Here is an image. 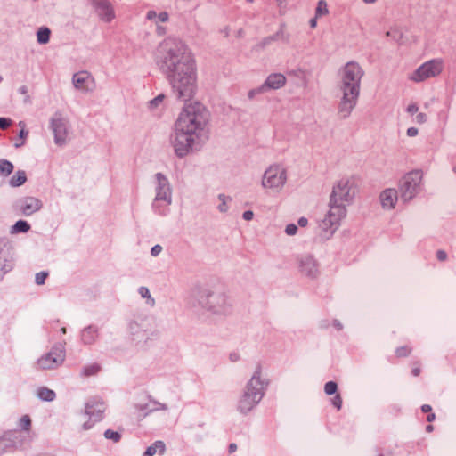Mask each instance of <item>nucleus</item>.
<instances>
[{"instance_id": "864d4df0", "label": "nucleus", "mask_w": 456, "mask_h": 456, "mask_svg": "<svg viewBox=\"0 0 456 456\" xmlns=\"http://www.w3.org/2000/svg\"><path fill=\"white\" fill-rule=\"evenodd\" d=\"M307 219L305 218V217H301L299 220H298V224L301 226V227H305L307 225Z\"/></svg>"}, {"instance_id": "9b49d317", "label": "nucleus", "mask_w": 456, "mask_h": 456, "mask_svg": "<svg viewBox=\"0 0 456 456\" xmlns=\"http://www.w3.org/2000/svg\"><path fill=\"white\" fill-rule=\"evenodd\" d=\"M199 137L196 135L185 132L183 133L181 131H177V129L175 128V138L173 140V147L175 154L179 157H183L187 155L191 150L193 143Z\"/></svg>"}, {"instance_id": "f3484780", "label": "nucleus", "mask_w": 456, "mask_h": 456, "mask_svg": "<svg viewBox=\"0 0 456 456\" xmlns=\"http://www.w3.org/2000/svg\"><path fill=\"white\" fill-rule=\"evenodd\" d=\"M300 272L306 276L314 277L318 273L315 260L310 256H303L300 259Z\"/></svg>"}, {"instance_id": "b1692460", "label": "nucleus", "mask_w": 456, "mask_h": 456, "mask_svg": "<svg viewBox=\"0 0 456 456\" xmlns=\"http://www.w3.org/2000/svg\"><path fill=\"white\" fill-rule=\"evenodd\" d=\"M101 370V366L98 363H92L83 368L81 374L83 377L89 378L96 375Z\"/></svg>"}, {"instance_id": "bf43d9fd", "label": "nucleus", "mask_w": 456, "mask_h": 456, "mask_svg": "<svg viewBox=\"0 0 456 456\" xmlns=\"http://www.w3.org/2000/svg\"><path fill=\"white\" fill-rule=\"evenodd\" d=\"M317 19L316 16L310 20V26L312 28H314L317 26Z\"/></svg>"}, {"instance_id": "052dcab7", "label": "nucleus", "mask_w": 456, "mask_h": 456, "mask_svg": "<svg viewBox=\"0 0 456 456\" xmlns=\"http://www.w3.org/2000/svg\"><path fill=\"white\" fill-rule=\"evenodd\" d=\"M237 450V445L235 444H231L229 445V452L232 453V452H234L235 451Z\"/></svg>"}, {"instance_id": "3c124183", "label": "nucleus", "mask_w": 456, "mask_h": 456, "mask_svg": "<svg viewBox=\"0 0 456 456\" xmlns=\"http://www.w3.org/2000/svg\"><path fill=\"white\" fill-rule=\"evenodd\" d=\"M253 216H254V214L252 211H246L243 214V218L247 221H249L253 218Z\"/></svg>"}, {"instance_id": "e433bc0d", "label": "nucleus", "mask_w": 456, "mask_h": 456, "mask_svg": "<svg viewBox=\"0 0 456 456\" xmlns=\"http://www.w3.org/2000/svg\"><path fill=\"white\" fill-rule=\"evenodd\" d=\"M297 225L293 224H290L289 225H287L286 227V233L288 235H295L297 233Z\"/></svg>"}, {"instance_id": "6e6552de", "label": "nucleus", "mask_w": 456, "mask_h": 456, "mask_svg": "<svg viewBox=\"0 0 456 456\" xmlns=\"http://www.w3.org/2000/svg\"><path fill=\"white\" fill-rule=\"evenodd\" d=\"M444 69V62L440 59L428 61L419 66L409 77L410 80L421 82L426 79L438 76Z\"/></svg>"}, {"instance_id": "20e7f679", "label": "nucleus", "mask_w": 456, "mask_h": 456, "mask_svg": "<svg viewBox=\"0 0 456 456\" xmlns=\"http://www.w3.org/2000/svg\"><path fill=\"white\" fill-rule=\"evenodd\" d=\"M263 389L264 387L260 378V371L256 370L248 383L245 392L239 401V411L242 413L251 411L261 400L263 396Z\"/></svg>"}, {"instance_id": "774afa93", "label": "nucleus", "mask_w": 456, "mask_h": 456, "mask_svg": "<svg viewBox=\"0 0 456 456\" xmlns=\"http://www.w3.org/2000/svg\"><path fill=\"white\" fill-rule=\"evenodd\" d=\"M101 419V415H98L95 420H99Z\"/></svg>"}, {"instance_id": "13d9d810", "label": "nucleus", "mask_w": 456, "mask_h": 456, "mask_svg": "<svg viewBox=\"0 0 456 456\" xmlns=\"http://www.w3.org/2000/svg\"><path fill=\"white\" fill-rule=\"evenodd\" d=\"M421 409H422V411H424V412H429V411H431V410H432L431 406H430V405H428V404H424V405L421 407Z\"/></svg>"}, {"instance_id": "ea45409f", "label": "nucleus", "mask_w": 456, "mask_h": 456, "mask_svg": "<svg viewBox=\"0 0 456 456\" xmlns=\"http://www.w3.org/2000/svg\"><path fill=\"white\" fill-rule=\"evenodd\" d=\"M164 99V95L163 94H159V96H157L156 98H154L152 101L150 102V106L151 107H156L158 106V104L159 102H161Z\"/></svg>"}, {"instance_id": "72a5a7b5", "label": "nucleus", "mask_w": 456, "mask_h": 456, "mask_svg": "<svg viewBox=\"0 0 456 456\" xmlns=\"http://www.w3.org/2000/svg\"><path fill=\"white\" fill-rule=\"evenodd\" d=\"M20 428H22L24 430H29L30 428V426H31V419H30V417L28 415H24L20 418Z\"/></svg>"}, {"instance_id": "a211bd4d", "label": "nucleus", "mask_w": 456, "mask_h": 456, "mask_svg": "<svg viewBox=\"0 0 456 456\" xmlns=\"http://www.w3.org/2000/svg\"><path fill=\"white\" fill-rule=\"evenodd\" d=\"M94 5L98 9L102 20L110 22L114 18V12L106 0H94Z\"/></svg>"}, {"instance_id": "6ab92c4d", "label": "nucleus", "mask_w": 456, "mask_h": 456, "mask_svg": "<svg viewBox=\"0 0 456 456\" xmlns=\"http://www.w3.org/2000/svg\"><path fill=\"white\" fill-rule=\"evenodd\" d=\"M157 178L159 183V189L156 195V200H164L170 203V191L167 187V179L161 174H157Z\"/></svg>"}, {"instance_id": "4468645a", "label": "nucleus", "mask_w": 456, "mask_h": 456, "mask_svg": "<svg viewBox=\"0 0 456 456\" xmlns=\"http://www.w3.org/2000/svg\"><path fill=\"white\" fill-rule=\"evenodd\" d=\"M286 84V77L281 73H274L268 76L265 82L257 88L258 92H265L267 89H280Z\"/></svg>"}, {"instance_id": "5701e85b", "label": "nucleus", "mask_w": 456, "mask_h": 456, "mask_svg": "<svg viewBox=\"0 0 456 456\" xmlns=\"http://www.w3.org/2000/svg\"><path fill=\"white\" fill-rule=\"evenodd\" d=\"M27 181V175L25 171L19 170L15 173V175L11 178L10 184L12 187H18L25 183Z\"/></svg>"}, {"instance_id": "0e129e2a", "label": "nucleus", "mask_w": 456, "mask_h": 456, "mask_svg": "<svg viewBox=\"0 0 456 456\" xmlns=\"http://www.w3.org/2000/svg\"><path fill=\"white\" fill-rule=\"evenodd\" d=\"M364 3L366 4H373L375 3L377 0H362Z\"/></svg>"}, {"instance_id": "f03ea898", "label": "nucleus", "mask_w": 456, "mask_h": 456, "mask_svg": "<svg viewBox=\"0 0 456 456\" xmlns=\"http://www.w3.org/2000/svg\"><path fill=\"white\" fill-rule=\"evenodd\" d=\"M363 75V69L354 61L347 62L341 69L340 90L343 95L338 107V113L341 117H348L355 107Z\"/></svg>"}, {"instance_id": "603ef678", "label": "nucleus", "mask_w": 456, "mask_h": 456, "mask_svg": "<svg viewBox=\"0 0 456 456\" xmlns=\"http://www.w3.org/2000/svg\"><path fill=\"white\" fill-rule=\"evenodd\" d=\"M95 406L99 412H102L105 410L104 404L102 402H95Z\"/></svg>"}, {"instance_id": "aec40b11", "label": "nucleus", "mask_w": 456, "mask_h": 456, "mask_svg": "<svg viewBox=\"0 0 456 456\" xmlns=\"http://www.w3.org/2000/svg\"><path fill=\"white\" fill-rule=\"evenodd\" d=\"M9 257V248L5 243L0 241V273H4L12 268V266L7 264Z\"/></svg>"}, {"instance_id": "e2e57ef3", "label": "nucleus", "mask_w": 456, "mask_h": 456, "mask_svg": "<svg viewBox=\"0 0 456 456\" xmlns=\"http://www.w3.org/2000/svg\"><path fill=\"white\" fill-rule=\"evenodd\" d=\"M434 429V427L432 425H428L426 428L427 432L430 433Z\"/></svg>"}, {"instance_id": "f704fd0d", "label": "nucleus", "mask_w": 456, "mask_h": 456, "mask_svg": "<svg viewBox=\"0 0 456 456\" xmlns=\"http://www.w3.org/2000/svg\"><path fill=\"white\" fill-rule=\"evenodd\" d=\"M48 276V273L46 272H40L36 274L35 281L37 285H43L45 281V279Z\"/></svg>"}, {"instance_id": "c9c22d12", "label": "nucleus", "mask_w": 456, "mask_h": 456, "mask_svg": "<svg viewBox=\"0 0 456 456\" xmlns=\"http://www.w3.org/2000/svg\"><path fill=\"white\" fill-rule=\"evenodd\" d=\"M332 404L338 409L340 410L342 406V397L340 395H336L332 399Z\"/></svg>"}, {"instance_id": "412c9836", "label": "nucleus", "mask_w": 456, "mask_h": 456, "mask_svg": "<svg viewBox=\"0 0 456 456\" xmlns=\"http://www.w3.org/2000/svg\"><path fill=\"white\" fill-rule=\"evenodd\" d=\"M98 337V330L95 327L89 326L82 332V340L85 344H92Z\"/></svg>"}, {"instance_id": "37998d69", "label": "nucleus", "mask_w": 456, "mask_h": 456, "mask_svg": "<svg viewBox=\"0 0 456 456\" xmlns=\"http://www.w3.org/2000/svg\"><path fill=\"white\" fill-rule=\"evenodd\" d=\"M139 293L141 294V296L142 297H148V298L151 297L150 291H149V289L146 287H141L139 289Z\"/></svg>"}, {"instance_id": "5fc2aeb1", "label": "nucleus", "mask_w": 456, "mask_h": 456, "mask_svg": "<svg viewBox=\"0 0 456 456\" xmlns=\"http://www.w3.org/2000/svg\"><path fill=\"white\" fill-rule=\"evenodd\" d=\"M156 17H158V15H157V13H156L155 12H153V11H150V12H148V13H147V18H148L149 20H152V19H154V18H156Z\"/></svg>"}, {"instance_id": "79ce46f5", "label": "nucleus", "mask_w": 456, "mask_h": 456, "mask_svg": "<svg viewBox=\"0 0 456 456\" xmlns=\"http://www.w3.org/2000/svg\"><path fill=\"white\" fill-rule=\"evenodd\" d=\"M427 120V115L425 113H419L416 117V122L418 124H423Z\"/></svg>"}, {"instance_id": "6e6d98bb", "label": "nucleus", "mask_w": 456, "mask_h": 456, "mask_svg": "<svg viewBox=\"0 0 456 456\" xmlns=\"http://www.w3.org/2000/svg\"><path fill=\"white\" fill-rule=\"evenodd\" d=\"M261 92H258L257 89H253L248 92V98L252 99L256 94H260Z\"/></svg>"}, {"instance_id": "4be33fe9", "label": "nucleus", "mask_w": 456, "mask_h": 456, "mask_svg": "<svg viewBox=\"0 0 456 456\" xmlns=\"http://www.w3.org/2000/svg\"><path fill=\"white\" fill-rule=\"evenodd\" d=\"M165 450V444L162 441H156L153 444L147 448L143 456H154L157 452L163 454Z\"/></svg>"}, {"instance_id": "dca6fc26", "label": "nucleus", "mask_w": 456, "mask_h": 456, "mask_svg": "<svg viewBox=\"0 0 456 456\" xmlns=\"http://www.w3.org/2000/svg\"><path fill=\"white\" fill-rule=\"evenodd\" d=\"M379 200L383 208L393 209L398 200L397 191L395 189H386L380 193Z\"/></svg>"}, {"instance_id": "423d86ee", "label": "nucleus", "mask_w": 456, "mask_h": 456, "mask_svg": "<svg viewBox=\"0 0 456 456\" xmlns=\"http://www.w3.org/2000/svg\"><path fill=\"white\" fill-rule=\"evenodd\" d=\"M66 357L64 344L54 346L50 352L43 354L37 361V368L39 370H53L61 366Z\"/></svg>"}, {"instance_id": "69168bd1", "label": "nucleus", "mask_w": 456, "mask_h": 456, "mask_svg": "<svg viewBox=\"0 0 456 456\" xmlns=\"http://www.w3.org/2000/svg\"><path fill=\"white\" fill-rule=\"evenodd\" d=\"M61 331L62 332V334H65L66 333V328L65 327H62L61 329Z\"/></svg>"}, {"instance_id": "bb28decb", "label": "nucleus", "mask_w": 456, "mask_h": 456, "mask_svg": "<svg viewBox=\"0 0 456 456\" xmlns=\"http://www.w3.org/2000/svg\"><path fill=\"white\" fill-rule=\"evenodd\" d=\"M50 34H51V31L49 28H41L38 31H37V41L40 43V44H46L49 39H50Z\"/></svg>"}, {"instance_id": "8fccbe9b", "label": "nucleus", "mask_w": 456, "mask_h": 456, "mask_svg": "<svg viewBox=\"0 0 456 456\" xmlns=\"http://www.w3.org/2000/svg\"><path fill=\"white\" fill-rule=\"evenodd\" d=\"M407 134L411 137L415 136L418 134V129L415 127H410L407 130Z\"/></svg>"}, {"instance_id": "2f4dec72", "label": "nucleus", "mask_w": 456, "mask_h": 456, "mask_svg": "<svg viewBox=\"0 0 456 456\" xmlns=\"http://www.w3.org/2000/svg\"><path fill=\"white\" fill-rule=\"evenodd\" d=\"M104 436L107 438V439H110V440H113L114 442H118L121 438V436L118 432L117 431H113L111 429H108L105 431L104 433Z\"/></svg>"}, {"instance_id": "9d476101", "label": "nucleus", "mask_w": 456, "mask_h": 456, "mask_svg": "<svg viewBox=\"0 0 456 456\" xmlns=\"http://www.w3.org/2000/svg\"><path fill=\"white\" fill-rule=\"evenodd\" d=\"M346 216V208L345 205L330 201V210L323 218L322 226L325 230H330L331 232H334Z\"/></svg>"}, {"instance_id": "c85d7f7f", "label": "nucleus", "mask_w": 456, "mask_h": 456, "mask_svg": "<svg viewBox=\"0 0 456 456\" xmlns=\"http://www.w3.org/2000/svg\"><path fill=\"white\" fill-rule=\"evenodd\" d=\"M30 229V225L23 220H19L12 227L13 232H27Z\"/></svg>"}, {"instance_id": "49530a36", "label": "nucleus", "mask_w": 456, "mask_h": 456, "mask_svg": "<svg viewBox=\"0 0 456 456\" xmlns=\"http://www.w3.org/2000/svg\"><path fill=\"white\" fill-rule=\"evenodd\" d=\"M158 19H159L161 22H166V21L168 20V14H167V12H160V13L158 15Z\"/></svg>"}, {"instance_id": "680f3d73", "label": "nucleus", "mask_w": 456, "mask_h": 456, "mask_svg": "<svg viewBox=\"0 0 456 456\" xmlns=\"http://www.w3.org/2000/svg\"><path fill=\"white\" fill-rule=\"evenodd\" d=\"M436 419V415L434 413H430L428 417H427V420L428 422H432L434 419Z\"/></svg>"}, {"instance_id": "09e8293b", "label": "nucleus", "mask_w": 456, "mask_h": 456, "mask_svg": "<svg viewBox=\"0 0 456 456\" xmlns=\"http://www.w3.org/2000/svg\"><path fill=\"white\" fill-rule=\"evenodd\" d=\"M94 404H91V403H87L86 404V412L87 415L89 416H93L94 415Z\"/></svg>"}, {"instance_id": "c03bdc74", "label": "nucleus", "mask_w": 456, "mask_h": 456, "mask_svg": "<svg viewBox=\"0 0 456 456\" xmlns=\"http://www.w3.org/2000/svg\"><path fill=\"white\" fill-rule=\"evenodd\" d=\"M436 257L439 261H444L447 258V255L444 250H438L436 252Z\"/></svg>"}, {"instance_id": "58836bf2", "label": "nucleus", "mask_w": 456, "mask_h": 456, "mask_svg": "<svg viewBox=\"0 0 456 456\" xmlns=\"http://www.w3.org/2000/svg\"><path fill=\"white\" fill-rule=\"evenodd\" d=\"M407 112L410 114V115H414L415 113L418 112L419 110V108L418 106L415 104V103H411L408 105L407 107Z\"/></svg>"}, {"instance_id": "1a4fd4ad", "label": "nucleus", "mask_w": 456, "mask_h": 456, "mask_svg": "<svg viewBox=\"0 0 456 456\" xmlns=\"http://www.w3.org/2000/svg\"><path fill=\"white\" fill-rule=\"evenodd\" d=\"M287 180L286 170L280 165L270 166L265 172L262 185L267 189L278 190Z\"/></svg>"}, {"instance_id": "ddd939ff", "label": "nucleus", "mask_w": 456, "mask_h": 456, "mask_svg": "<svg viewBox=\"0 0 456 456\" xmlns=\"http://www.w3.org/2000/svg\"><path fill=\"white\" fill-rule=\"evenodd\" d=\"M52 127L55 137V142L62 145L66 142V122L61 115H56L52 120Z\"/></svg>"}, {"instance_id": "a19ab883", "label": "nucleus", "mask_w": 456, "mask_h": 456, "mask_svg": "<svg viewBox=\"0 0 456 456\" xmlns=\"http://www.w3.org/2000/svg\"><path fill=\"white\" fill-rule=\"evenodd\" d=\"M219 200H221V204L218 207L219 210L222 211V212L226 211L227 207H226V202H225L224 195H219Z\"/></svg>"}, {"instance_id": "a18cd8bd", "label": "nucleus", "mask_w": 456, "mask_h": 456, "mask_svg": "<svg viewBox=\"0 0 456 456\" xmlns=\"http://www.w3.org/2000/svg\"><path fill=\"white\" fill-rule=\"evenodd\" d=\"M162 250V248L161 246L159 245H156L154 246L152 248H151V255L153 256H157Z\"/></svg>"}, {"instance_id": "0eeeda50", "label": "nucleus", "mask_w": 456, "mask_h": 456, "mask_svg": "<svg viewBox=\"0 0 456 456\" xmlns=\"http://www.w3.org/2000/svg\"><path fill=\"white\" fill-rule=\"evenodd\" d=\"M354 196V182L349 178H342L334 185L330 200L346 206L353 200Z\"/></svg>"}, {"instance_id": "f257e3e1", "label": "nucleus", "mask_w": 456, "mask_h": 456, "mask_svg": "<svg viewBox=\"0 0 456 456\" xmlns=\"http://www.w3.org/2000/svg\"><path fill=\"white\" fill-rule=\"evenodd\" d=\"M158 59L177 98H191L196 89L197 66L193 54L185 45L175 38L165 39L159 45Z\"/></svg>"}, {"instance_id": "473e14b6", "label": "nucleus", "mask_w": 456, "mask_h": 456, "mask_svg": "<svg viewBox=\"0 0 456 456\" xmlns=\"http://www.w3.org/2000/svg\"><path fill=\"white\" fill-rule=\"evenodd\" d=\"M338 386L333 381H329L324 386V391L327 395H330L337 392Z\"/></svg>"}, {"instance_id": "2eb2a0df", "label": "nucleus", "mask_w": 456, "mask_h": 456, "mask_svg": "<svg viewBox=\"0 0 456 456\" xmlns=\"http://www.w3.org/2000/svg\"><path fill=\"white\" fill-rule=\"evenodd\" d=\"M41 207V201L34 197H27L20 202V210L25 216L32 215L38 211Z\"/></svg>"}, {"instance_id": "cd10ccee", "label": "nucleus", "mask_w": 456, "mask_h": 456, "mask_svg": "<svg viewBox=\"0 0 456 456\" xmlns=\"http://www.w3.org/2000/svg\"><path fill=\"white\" fill-rule=\"evenodd\" d=\"M328 13L329 10L327 3L324 0H320L315 10L316 18L327 15Z\"/></svg>"}, {"instance_id": "393cba45", "label": "nucleus", "mask_w": 456, "mask_h": 456, "mask_svg": "<svg viewBox=\"0 0 456 456\" xmlns=\"http://www.w3.org/2000/svg\"><path fill=\"white\" fill-rule=\"evenodd\" d=\"M37 396L44 401L51 402L55 398V393L47 387H40L37 390Z\"/></svg>"}, {"instance_id": "c756f323", "label": "nucleus", "mask_w": 456, "mask_h": 456, "mask_svg": "<svg viewBox=\"0 0 456 456\" xmlns=\"http://www.w3.org/2000/svg\"><path fill=\"white\" fill-rule=\"evenodd\" d=\"M19 126L20 127V142L15 143L16 147L22 146L25 142V139H26L27 135L28 134V132L26 130V124L23 121L19 122Z\"/></svg>"}, {"instance_id": "a878e982", "label": "nucleus", "mask_w": 456, "mask_h": 456, "mask_svg": "<svg viewBox=\"0 0 456 456\" xmlns=\"http://www.w3.org/2000/svg\"><path fill=\"white\" fill-rule=\"evenodd\" d=\"M13 171V165L6 160V159H1L0 160V175H9Z\"/></svg>"}, {"instance_id": "39448f33", "label": "nucleus", "mask_w": 456, "mask_h": 456, "mask_svg": "<svg viewBox=\"0 0 456 456\" xmlns=\"http://www.w3.org/2000/svg\"><path fill=\"white\" fill-rule=\"evenodd\" d=\"M422 173L411 171L406 174L400 181L399 190L401 199L407 202L412 200L419 192L422 183Z\"/></svg>"}, {"instance_id": "338daca9", "label": "nucleus", "mask_w": 456, "mask_h": 456, "mask_svg": "<svg viewBox=\"0 0 456 456\" xmlns=\"http://www.w3.org/2000/svg\"><path fill=\"white\" fill-rule=\"evenodd\" d=\"M90 428H91V426H87L86 424H85V429H88Z\"/></svg>"}, {"instance_id": "f8f14e48", "label": "nucleus", "mask_w": 456, "mask_h": 456, "mask_svg": "<svg viewBox=\"0 0 456 456\" xmlns=\"http://www.w3.org/2000/svg\"><path fill=\"white\" fill-rule=\"evenodd\" d=\"M73 84L77 89L91 91L95 87L94 77L86 71H80L73 76Z\"/></svg>"}, {"instance_id": "4d7b16f0", "label": "nucleus", "mask_w": 456, "mask_h": 456, "mask_svg": "<svg viewBox=\"0 0 456 456\" xmlns=\"http://www.w3.org/2000/svg\"><path fill=\"white\" fill-rule=\"evenodd\" d=\"M5 444H6L5 440L0 439V454L4 451Z\"/></svg>"}, {"instance_id": "4c0bfd02", "label": "nucleus", "mask_w": 456, "mask_h": 456, "mask_svg": "<svg viewBox=\"0 0 456 456\" xmlns=\"http://www.w3.org/2000/svg\"><path fill=\"white\" fill-rule=\"evenodd\" d=\"M12 124L11 119L5 118H0V129H6Z\"/></svg>"}, {"instance_id": "de8ad7c7", "label": "nucleus", "mask_w": 456, "mask_h": 456, "mask_svg": "<svg viewBox=\"0 0 456 456\" xmlns=\"http://www.w3.org/2000/svg\"><path fill=\"white\" fill-rule=\"evenodd\" d=\"M421 372V369H420V366L419 364L415 365L412 369H411V373L413 376L415 377H418L419 376Z\"/></svg>"}, {"instance_id": "7c9ffc66", "label": "nucleus", "mask_w": 456, "mask_h": 456, "mask_svg": "<svg viewBox=\"0 0 456 456\" xmlns=\"http://www.w3.org/2000/svg\"><path fill=\"white\" fill-rule=\"evenodd\" d=\"M412 352V349L409 346H399L395 349V354L399 358L407 357Z\"/></svg>"}, {"instance_id": "7ed1b4c3", "label": "nucleus", "mask_w": 456, "mask_h": 456, "mask_svg": "<svg viewBox=\"0 0 456 456\" xmlns=\"http://www.w3.org/2000/svg\"><path fill=\"white\" fill-rule=\"evenodd\" d=\"M208 121L205 107L200 102L186 104L175 122L177 131L200 137Z\"/></svg>"}]
</instances>
